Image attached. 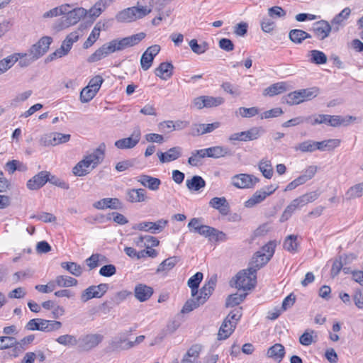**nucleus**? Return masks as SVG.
<instances>
[{
	"label": "nucleus",
	"mask_w": 363,
	"mask_h": 363,
	"mask_svg": "<svg viewBox=\"0 0 363 363\" xmlns=\"http://www.w3.org/2000/svg\"><path fill=\"white\" fill-rule=\"evenodd\" d=\"M276 246V241L271 240L264 245L260 250L256 252L252 257L247 270L250 271L251 274H256L257 270L266 265L273 257Z\"/></svg>",
	"instance_id": "obj_1"
},
{
	"label": "nucleus",
	"mask_w": 363,
	"mask_h": 363,
	"mask_svg": "<svg viewBox=\"0 0 363 363\" xmlns=\"http://www.w3.org/2000/svg\"><path fill=\"white\" fill-rule=\"evenodd\" d=\"M219 122L212 123H193L191 126L189 134L192 136H199L206 133L213 132L214 130L220 127Z\"/></svg>",
	"instance_id": "obj_17"
},
{
	"label": "nucleus",
	"mask_w": 363,
	"mask_h": 363,
	"mask_svg": "<svg viewBox=\"0 0 363 363\" xmlns=\"http://www.w3.org/2000/svg\"><path fill=\"white\" fill-rule=\"evenodd\" d=\"M267 197L265 192L261 189L257 190L252 196L245 202V206L247 208H252L262 202Z\"/></svg>",
	"instance_id": "obj_39"
},
{
	"label": "nucleus",
	"mask_w": 363,
	"mask_h": 363,
	"mask_svg": "<svg viewBox=\"0 0 363 363\" xmlns=\"http://www.w3.org/2000/svg\"><path fill=\"white\" fill-rule=\"evenodd\" d=\"M259 171L267 179H271L273 176V168L271 162L268 160L262 159L258 164Z\"/></svg>",
	"instance_id": "obj_45"
},
{
	"label": "nucleus",
	"mask_w": 363,
	"mask_h": 363,
	"mask_svg": "<svg viewBox=\"0 0 363 363\" xmlns=\"http://www.w3.org/2000/svg\"><path fill=\"white\" fill-rule=\"evenodd\" d=\"M259 182L257 177L249 174H238L232 177L231 184L238 189H252Z\"/></svg>",
	"instance_id": "obj_7"
},
{
	"label": "nucleus",
	"mask_w": 363,
	"mask_h": 363,
	"mask_svg": "<svg viewBox=\"0 0 363 363\" xmlns=\"http://www.w3.org/2000/svg\"><path fill=\"white\" fill-rule=\"evenodd\" d=\"M339 139H328L320 142L316 141V148L320 151H330L340 145Z\"/></svg>",
	"instance_id": "obj_35"
},
{
	"label": "nucleus",
	"mask_w": 363,
	"mask_h": 363,
	"mask_svg": "<svg viewBox=\"0 0 363 363\" xmlns=\"http://www.w3.org/2000/svg\"><path fill=\"white\" fill-rule=\"evenodd\" d=\"M311 30L318 40H323L330 35L332 28L327 21L320 20L313 24Z\"/></svg>",
	"instance_id": "obj_15"
},
{
	"label": "nucleus",
	"mask_w": 363,
	"mask_h": 363,
	"mask_svg": "<svg viewBox=\"0 0 363 363\" xmlns=\"http://www.w3.org/2000/svg\"><path fill=\"white\" fill-rule=\"evenodd\" d=\"M140 137V130L139 128H137L129 137L116 140L114 145L118 149H131L139 143Z\"/></svg>",
	"instance_id": "obj_12"
},
{
	"label": "nucleus",
	"mask_w": 363,
	"mask_h": 363,
	"mask_svg": "<svg viewBox=\"0 0 363 363\" xmlns=\"http://www.w3.org/2000/svg\"><path fill=\"white\" fill-rule=\"evenodd\" d=\"M46 320L42 318H34L30 320L26 325L28 330H40L45 332Z\"/></svg>",
	"instance_id": "obj_47"
},
{
	"label": "nucleus",
	"mask_w": 363,
	"mask_h": 363,
	"mask_svg": "<svg viewBox=\"0 0 363 363\" xmlns=\"http://www.w3.org/2000/svg\"><path fill=\"white\" fill-rule=\"evenodd\" d=\"M247 296V294H233L231 295H229L226 299L225 301V306L226 307H234L235 306L239 305L240 303H242L244 299Z\"/></svg>",
	"instance_id": "obj_52"
},
{
	"label": "nucleus",
	"mask_w": 363,
	"mask_h": 363,
	"mask_svg": "<svg viewBox=\"0 0 363 363\" xmlns=\"http://www.w3.org/2000/svg\"><path fill=\"white\" fill-rule=\"evenodd\" d=\"M298 91L301 94V97L303 99V102L314 99L319 94V89L315 86L308 89H303Z\"/></svg>",
	"instance_id": "obj_53"
},
{
	"label": "nucleus",
	"mask_w": 363,
	"mask_h": 363,
	"mask_svg": "<svg viewBox=\"0 0 363 363\" xmlns=\"http://www.w3.org/2000/svg\"><path fill=\"white\" fill-rule=\"evenodd\" d=\"M152 11L147 6H133L118 12L116 16L118 22H132L142 18Z\"/></svg>",
	"instance_id": "obj_4"
},
{
	"label": "nucleus",
	"mask_w": 363,
	"mask_h": 363,
	"mask_svg": "<svg viewBox=\"0 0 363 363\" xmlns=\"http://www.w3.org/2000/svg\"><path fill=\"white\" fill-rule=\"evenodd\" d=\"M174 66L171 62H162L155 70L157 77L162 79L167 80L173 74Z\"/></svg>",
	"instance_id": "obj_29"
},
{
	"label": "nucleus",
	"mask_w": 363,
	"mask_h": 363,
	"mask_svg": "<svg viewBox=\"0 0 363 363\" xmlns=\"http://www.w3.org/2000/svg\"><path fill=\"white\" fill-rule=\"evenodd\" d=\"M160 51L159 45H153L147 48L140 58V65L143 70L146 71L152 66L155 57Z\"/></svg>",
	"instance_id": "obj_14"
},
{
	"label": "nucleus",
	"mask_w": 363,
	"mask_h": 363,
	"mask_svg": "<svg viewBox=\"0 0 363 363\" xmlns=\"http://www.w3.org/2000/svg\"><path fill=\"white\" fill-rule=\"evenodd\" d=\"M69 7V4H62L58 7L50 9L43 14L44 18L55 17L60 15H63L65 12H67L66 9Z\"/></svg>",
	"instance_id": "obj_60"
},
{
	"label": "nucleus",
	"mask_w": 363,
	"mask_h": 363,
	"mask_svg": "<svg viewBox=\"0 0 363 363\" xmlns=\"http://www.w3.org/2000/svg\"><path fill=\"white\" fill-rule=\"evenodd\" d=\"M353 301L358 308L363 309V289H358L354 291Z\"/></svg>",
	"instance_id": "obj_64"
},
{
	"label": "nucleus",
	"mask_w": 363,
	"mask_h": 363,
	"mask_svg": "<svg viewBox=\"0 0 363 363\" xmlns=\"http://www.w3.org/2000/svg\"><path fill=\"white\" fill-rule=\"evenodd\" d=\"M263 132L264 130L262 128L253 127L246 131H242L231 134L229 136L228 140L229 141L233 143H234L235 141L246 142L254 140L259 138Z\"/></svg>",
	"instance_id": "obj_8"
},
{
	"label": "nucleus",
	"mask_w": 363,
	"mask_h": 363,
	"mask_svg": "<svg viewBox=\"0 0 363 363\" xmlns=\"http://www.w3.org/2000/svg\"><path fill=\"white\" fill-rule=\"evenodd\" d=\"M167 223V220L160 219L157 222H142L136 224L133 227V228L135 230L150 232L151 233H158L164 228Z\"/></svg>",
	"instance_id": "obj_13"
},
{
	"label": "nucleus",
	"mask_w": 363,
	"mask_h": 363,
	"mask_svg": "<svg viewBox=\"0 0 363 363\" xmlns=\"http://www.w3.org/2000/svg\"><path fill=\"white\" fill-rule=\"evenodd\" d=\"M356 120V117L347 116L342 117L341 116H331L329 115L328 125L332 127H338L340 125L347 126L352 121Z\"/></svg>",
	"instance_id": "obj_31"
},
{
	"label": "nucleus",
	"mask_w": 363,
	"mask_h": 363,
	"mask_svg": "<svg viewBox=\"0 0 363 363\" xmlns=\"http://www.w3.org/2000/svg\"><path fill=\"white\" fill-rule=\"evenodd\" d=\"M105 151L106 145L104 143H101L91 153L84 156L92 164V169L96 168L102 162L105 157Z\"/></svg>",
	"instance_id": "obj_20"
},
{
	"label": "nucleus",
	"mask_w": 363,
	"mask_h": 363,
	"mask_svg": "<svg viewBox=\"0 0 363 363\" xmlns=\"http://www.w3.org/2000/svg\"><path fill=\"white\" fill-rule=\"evenodd\" d=\"M205 99V107L211 108L221 105L224 102V99L222 97H213L208 96H204Z\"/></svg>",
	"instance_id": "obj_62"
},
{
	"label": "nucleus",
	"mask_w": 363,
	"mask_h": 363,
	"mask_svg": "<svg viewBox=\"0 0 363 363\" xmlns=\"http://www.w3.org/2000/svg\"><path fill=\"white\" fill-rule=\"evenodd\" d=\"M93 206L97 209H120L122 203L117 198H105L95 202Z\"/></svg>",
	"instance_id": "obj_22"
},
{
	"label": "nucleus",
	"mask_w": 363,
	"mask_h": 363,
	"mask_svg": "<svg viewBox=\"0 0 363 363\" xmlns=\"http://www.w3.org/2000/svg\"><path fill=\"white\" fill-rule=\"evenodd\" d=\"M72 43H70L69 40H67L66 38L63 40L60 48L57 49L55 52L49 55L46 59V62H50L53 60L62 57L63 56L67 55L70 51Z\"/></svg>",
	"instance_id": "obj_26"
},
{
	"label": "nucleus",
	"mask_w": 363,
	"mask_h": 363,
	"mask_svg": "<svg viewBox=\"0 0 363 363\" xmlns=\"http://www.w3.org/2000/svg\"><path fill=\"white\" fill-rule=\"evenodd\" d=\"M106 261V258L104 255L96 253L87 258L86 263L89 267V269H93L99 266L100 262H105Z\"/></svg>",
	"instance_id": "obj_51"
},
{
	"label": "nucleus",
	"mask_w": 363,
	"mask_h": 363,
	"mask_svg": "<svg viewBox=\"0 0 363 363\" xmlns=\"http://www.w3.org/2000/svg\"><path fill=\"white\" fill-rule=\"evenodd\" d=\"M204 304L199 299V297L196 296L194 298L189 299L186 301L182 309V313H186L192 311L194 309L197 308L201 305Z\"/></svg>",
	"instance_id": "obj_56"
},
{
	"label": "nucleus",
	"mask_w": 363,
	"mask_h": 363,
	"mask_svg": "<svg viewBox=\"0 0 363 363\" xmlns=\"http://www.w3.org/2000/svg\"><path fill=\"white\" fill-rule=\"evenodd\" d=\"M242 316L240 309L231 311L224 319L218 333V340H225L233 333Z\"/></svg>",
	"instance_id": "obj_3"
},
{
	"label": "nucleus",
	"mask_w": 363,
	"mask_h": 363,
	"mask_svg": "<svg viewBox=\"0 0 363 363\" xmlns=\"http://www.w3.org/2000/svg\"><path fill=\"white\" fill-rule=\"evenodd\" d=\"M311 59L310 61L312 63L316 65H323L327 62V56L326 55L320 50H312L310 51Z\"/></svg>",
	"instance_id": "obj_49"
},
{
	"label": "nucleus",
	"mask_w": 363,
	"mask_h": 363,
	"mask_svg": "<svg viewBox=\"0 0 363 363\" xmlns=\"http://www.w3.org/2000/svg\"><path fill=\"white\" fill-rule=\"evenodd\" d=\"M209 206L223 216H227L230 212V205L225 197H213L210 200Z\"/></svg>",
	"instance_id": "obj_23"
},
{
	"label": "nucleus",
	"mask_w": 363,
	"mask_h": 363,
	"mask_svg": "<svg viewBox=\"0 0 363 363\" xmlns=\"http://www.w3.org/2000/svg\"><path fill=\"white\" fill-rule=\"evenodd\" d=\"M98 91L86 86L80 93V100L82 103H87L90 101L96 94Z\"/></svg>",
	"instance_id": "obj_58"
},
{
	"label": "nucleus",
	"mask_w": 363,
	"mask_h": 363,
	"mask_svg": "<svg viewBox=\"0 0 363 363\" xmlns=\"http://www.w3.org/2000/svg\"><path fill=\"white\" fill-rule=\"evenodd\" d=\"M108 289V284H100L96 286H90L82 291L80 296V299L83 303H86L93 298H101L104 295Z\"/></svg>",
	"instance_id": "obj_9"
},
{
	"label": "nucleus",
	"mask_w": 363,
	"mask_h": 363,
	"mask_svg": "<svg viewBox=\"0 0 363 363\" xmlns=\"http://www.w3.org/2000/svg\"><path fill=\"white\" fill-rule=\"evenodd\" d=\"M201 157H208L213 158H219L230 155V151L228 147L223 146H213L211 147L201 149L198 152Z\"/></svg>",
	"instance_id": "obj_19"
},
{
	"label": "nucleus",
	"mask_w": 363,
	"mask_h": 363,
	"mask_svg": "<svg viewBox=\"0 0 363 363\" xmlns=\"http://www.w3.org/2000/svg\"><path fill=\"white\" fill-rule=\"evenodd\" d=\"M363 195V182L351 186L346 192L348 199H353Z\"/></svg>",
	"instance_id": "obj_55"
},
{
	"label": "nucleus",
	"mask_w": 363,
	"mask_h": 363,
	"mask_svg": "<svg viewBox=\"0 0 363 363\" xmlns=\"http://www.w3.org/2000/svg\"><path fill=\"white\" fill-rule=\"evenodd\" d=\"M189 45L191 50L197 55H201L206 52L209 48V45L207 42L203 41L199 44L196 39L191 40L189 43Z\"/></svg>",
	"instance_id": "obj_46"
},
{
	"label": "nucleus",
	"mask_w": 363,
	"mask_h": 363,
	"mask_svg": "<svg viewBox=\"0 0 363 363\" xmlns=\"http://www.w3.org/2000/svg\"><path fill=\"white\" fill-rule=\"evenodd\" d=\"M21 54L14 53L0 60V71L1 73L9 69L18 60Z\"/></svg>",
	"instance_id": "obj_43"
},
{
	"label": "nucleus",
	"mask_w": 363,
	"mask_h": 363,
	"mask_svg": "<svg viewBox=\"0 0 363 363\" xmlns=\"http://www.w3.org/2000/svg\"><path fill=\"white\" fill-rule=\"evenodd\" d=\"M291 41L296 44H301L308 38H311V35L301 29H292L289 33Z\"/></svg>",
	"instance_id": "obj_32"
},
{
	"label": "nucleus",
	"mask_w": 363,
	"mask_h": 363,
	"mask_svg": "<svg viewBox=\"0 0 363 363\" xmlns=\"http://www.w3.org/2000/svg\"><path fill=\"white\" fill-rule=\"evenodd\" d=\"M112 218L115 223L119 225H124L128 222V219L123 214L118 212L108 213L106 217L107 220H111Z\"/></svg>",
	"instance_id": "obj_63"
},
{
	"label": "nucleus",
	"mask_w": 363,
	"mask_h": 363,
	"mask_svg": "<svg viewBox=\"0 0 363 363\" xmlns=\"http://www.w3.org/2000/svg\"><path fill=\"white\" fill-rule=\"evenodd\" d=\"M284 101L289 105L299 104L303 102L298 90L292 91L284 97Z\"/></svg>",
	"instance_id": "obj_57"
},
{
	"label": "nucleus",
	"mask_w": 363,
	"mask_h": 363,
	"mask_svg": "<svg viewBox=\"0 0 363 363\" xmlns=\"http://www.w3.org/2000/svg\"><path fill=\"white\" fill-rule=\"evenodd\" d=\"M318 196L319 194L316 191H311L294 199L293 201L298 208L302 207L308 203L315 201Z\"/></svg>",
	"instance_id": "obj_36"
},
{
	"label": "nucleus",
	"mask_w": 363,
	"mask_h": 363,
	"mask_svg": "<svg viewBox=\"0 0 363 363\" xmlns=\"http://www.w3.org/2000/svg\"><path fill=\"white\" fill-rule=\"evenodd\" d=\"M289 89V85L285 82L274 83L264 89L263 95L274 96L284 93Z\"/></svg>",
	"instance_id": "obj_27"
},
{
	"label": "nucleus",
	"mask_w": 363,
	"mask_h": 363,
	"mask_svg": "<svg viewBox=\"0 0 363 363\" xmlns=\"http://www.w3.org/2000/svg\"><path fill=\"white\" fill-rule=\"evenodd\" d=\"M294 150L302 152H313L317 150L316 141L308 140L303 141L294 147Z\"/></svg>",
	"instance_id": "obj_48"
},
{
	"label": "nucleus",
	"mask_w": 363,
	"mask_h": 363,
	"mask_svg": "<svg viewBox=\"0 0 363 363\" xmlns=\"http://www.w3.org/2000/svg\"><path fill=\"white\" fill-rule=\"evenodd\" d=\"M91 167L92 169V164L86 157L80 160L72 169V173L77 177H84L90 172Z\"/></svg>",
	"instance_id": "obj_28"
},
{
	"label": "nucleus",
	"mask_w": 363,
	"mask_h": 363,
	"mask_svg": "<svg viewBox=\"0 0 363 363\" xmlns=\"http://www.w3.org/2000/svg\"><path fill=\"white\" fill-rule=\"evenodd\" d=\"M208 238L210 240H213L216 242L225 241L227 240V235L223 231L218 230V229L211 227L209 231V236Z\"/></svg>",
	"instance_id": "obj_59"
},
{
	"label": "nucleus",
	"mask_w": 363,
	"mask_h": 363,
	"mask_svg": "<svg viewBox=\"0 0 363 363\" xmlns=\"http://www.w3.org/2000/svg\"><path fill=\"white\" fill-rule=\"evenodd\" d=\"M134 346V342L127 341L125 337H116L111 342V347L113 350H128Z\"/></svg>",
	"instance_id": "obj_37"
},
{
	"label": "nucleus",
	"mask_w": 363,
	"mask_h": 363,
	"mask_svg": "<svg viewBox=\"0 0 363 363\" xmlns=\"http://www.w3.org/2000/svg\"><path fill=\"white\" fill-rule=\"evenodd\" d=\"M125 199L130 203L146 202L149 197L144 189H128L125 192Z\"/></svg>",
	"instance_id": "obj_16"
},
{
	"label": "nucleus",
	"mask_w": 363,
	"mask_h": 363,
	"mask_svg": "<svg viewBox=\"0 0 363 363\" xmlns=\"http://www.w3.org/2000/svg\"><path fill=\"white\" fill-rule=\"evenodd\" d=\"M104 340L100 334H87L82 336L79 340V347L83 351H89L96 347Z\"/></svg>",
	"instance_id": "obj_11"
},
{
	"label": "nucleus",
	"mask_w": 363,
	"mask_h": 363,
	"mask_svg": "<svg viewBox=\"0 0 363 363\" xmlns=\"http://www.w3.org/2000/svg\"><path fill=\"white\" fill-rule=\"evenodd\" d=\"M67 12L64 13L62 17V28H67L76 24L80 19L85 16L86 11L83 8H74L73 5L69 4L66 9Z\"/></svg>",
	"instance_id": "obj_5"
},
{
	"label": "nucleus",
	"mask_w": 363,
	"mask_h": 363,
	"mask_svg": "<svg viewBox=\"0 0 363 363\" xmlns=\"http://www.w3.org/2000/svg\"><path fill=\"white\" fill-rule=\"evenodd\" d=\"M135 296L140 302L148 300L153 294V289L145 284H138L135 286Z\"/></svg>",
	"instance_id": "obj_25"
},
{
	"label": "nucleus",
	"mask_w": 363,
	"mask_h": 363,
	"mask_svg": "<svg viewBox=\"0 0 363 363\" xmlns=\"http://www.w3.org/2000/svg\"><path fill=\"white\" fill-rule=\"evenodd\" d=\"M52 38L49 36L41 38L35 44L33 45L29 50V54L33 59L37 60L41 57L49 49Z\"/></svg>",
	"instance_id": "obj_10"
},
{
	"label": "nucleus",
	"mask_w": 363,
	"mask_h": 363,
	"mask_svg": "<svg viewBox=\"0 0 363 363\" xmlns=\"http://www.w3.org/2000/svg\"><path fill=\"white\" fill-rule=\"evenodd\" d=\"M222 89L227 93L234 96H238L241 94V91L238 86H234L228 82H223L221 85Z\"/></svg>",
	"instance_id": "obj_61"
},
{
	"label": "nucleus",
	"mask_w": 363,
	"mask_h": 363,
	"mask_svg": "<svg viewBox=\"0 0 363 363\" xmlns=\"http://www.w3.org/2000/svg\"><path fill=\"white\" fill-rule=\"evenodd\" d=\"M145 36V33L141 32L123 38L113 39L107 44L111 52L113 53L138 45Z\"/></svg>",
	"instance_id": "obj_2"
},
{
	"label": "nucleus",
	"mask_w": 363,
	"mask_h": 363,
	"mask_svg": "<svg viewBox=\"0 0 363 363\" xmlns=\"http://www.w3.org/2000/svg\"><path fill=\"white\" fill-rule=\"evenodd\" d=\"M256 283V274H251L247 269L239 272L235 279V287L238 289L250 290L253 288Z\"/></svg>",
	"instance_id": "obj_6"
},
{
	"label": "nucleus",
	"mask_w": 363,
	"mask_h": 363,
	"mask_svg": "<svg viewBox=\"0 0 363 363\" xmlns=\"http://www.w3.org/2000/svg\"><path fill=\"white\" fill-rule=\"evenodd\" d=\"M56 342L63 346H75L78 343L76 336L69 334L59 336Z\"/></svg>",
	"instance_id": "obj_54"
},
{
	"label": "nucleus",
	"mask_w": 363,
	"mask_h": 363,
	"mask_svg": "<svg viewBox=\"0 0 363 363\" xmlns=\"http://www.w3.org/2000/svg\"><path fill=\"white\" fill-rule=\"evenodd\" d=\"M179 257L177 256L170 257L164 259L160 264L156 270V272L160 273L162 272H168L171 270L179 262Z\"/></svg>",
	"instance_id": "obj_40"
},
{
	"label": "nucleus",
	"mask_w": 363,
	"mask_h": 363,
	"mask_svg": "<svg viewBox=\"0 0 363 363\" xmlns=\"http://www.w3.org/2000/svg\"><path fill=\"white\" fill-rule=\"evenodd\" d=\"M297 238V235H289L287 237H286L283 243L284 249L291 253L297 252L298 247Z\"/></svg>",
	"instance_id": "obj_42"
},
{
	"label": "nucleus",
	"mask_w": 363,
	"mask_h": 363,
	"mask_svg": "<svg viewBox=\"0 0 363 363\" xmlns=\"http://www.w3.org/2000/svg\"><path fill=\"white\" fill-rule=\"evenodd\" d=\"M138 182L144 187L148 188L151 191H157L161 185V180L158 178L151 177L147 174H141L138 177Z\"/></svg>",
	"instance_id": "obj_24"
},
{
	"label": "nucleus",
	"mask_w": 363,
	"mask_h": 363,
	"mask_svg": "<svg viewBox=\"0 0 363 363\" xmlns=\"http://www.w3.org/2000/svg\"><path fill=\"white\" fill-rule=\"evenodd\" d=\"M60 266L62 268L77 277H80L83 273V267L77 262H63L60 264Z\"/></svg>",
	"instance_id": "obj_38"
},
{
	"label": "nucleus",
	"mask_w": 363,
	"mask_h": 363,
	"mask_svg": "<svg viewBox=\"0 0 363 363\" xmlns=\"http://www.w3.org/2000/svg\"><path fill=\"white\" fill-rule=\"evenodd\" d=\"M50 176L48 171H41L27 182V187L30 190H38L43 187L47 182Z\"/></svg>",
	"instance_id": "obj_18"
},
{
	"label": "nucleus",
	"mask_w": 363,
	"mask_h": 363,
	"mask_svg": "<svg viewBox=\"0 0 363 363\" xmlns=\"http://www.w3.org/2000/svg\"><path fill=\"white\" fill-rule=\"evenodd\" d=\"M157 155L160 162L166 163L176 160L182 155V147L176 146L169 149L167 152H157Z\"/></svg>",
	"instance_id": "obj_21"
},
{
	"label": "nucleus",
	"mask_w": 363,
	"mask_h": 363,
	"mask_svg": "<svg viewBox=\"0 0 363 363\" xmlns=\"http://www.w3.org/2000/svg\"><path fill=\"white\" fill-rule=\"evenodd\" d=\"M105 24H101V23H97L94 28H93L91 33L89 36L86 39V40L84 43L83 48L84 49H87L90 48L95 41L99 38L100 35V31L101 29H104Z\"/></svg>",
	"instance_id": "obj_34"
},
{
	"label": "nucleus",
	"mask_w": 363,
	"mask_h": 363,
	"mask_svg": "<svg viewBox=\"0 0 363 363\" xmlns=\"http://www.w3.org/2000/svg\"><path fill=\"white\" fill-rule=\"evenodd\" d=\"M56 286L59 287H70L77 286L78 281L71 277L60 275L56 277L55 279Z\"/></svg>",
	"instance_id": "obj_44"
},
{
	"label": "nucleus",
	"mask_w": 363,
	"mask_h": 363,
	"mask_svg": "<svg viewBox=\"0 0 363 363\" xmlns=\"http://www.w3.org/2000/svg\"><path fill=\"white\" fill-rule=\"evenodd\" d=\"M186 184L190 191H198L206 186V182L201 177L196 175L187 179Z\"/></svg>",
	"instance_id": "obj_41"
},
{
	"label": "nucleus",
	"mask_w": 363,
	"mask_h": 363,
	"mask_svg": "<svg viewBox=\"0 0 363 363\" xmlns=\"http://www.w3.org/2000/svg\"><path fill=\"white\" fill-rule=\"evenodd\" d=\"M329 115L328 114H318L312 115L307 117V123L312 125L320 124H325L328 125Z\"/></svg>",
	"instance_id": "obj_50"
},
{
	"label": "nucleus",
	"mask_w": 363,
	"mask_h": 363,
	"mask_svg": "<svg viewBox=\"0 0 363 363\" xmlns=\"http://www.w3.org/2000/svg\"><path fill=\"white\" fill-rule=\"evenodd\" d=\"M110 54H111V52L106 43L104 44L101 48L97 49L93 54H91L88 57L87 61L90 63L95 62L101 60Z\"/></svg>",
	"instance_id": "obj_33"
},
{
	"label": "nucleus",
	"mask_w": 363,
	"mask_h": 363,
	"mask_svg": "<svg viewBox=\"0 0 363 363\" xmlns=\"http://www.w3.org/2000/svg\"><path fill=\"white\" fill-rule=\"evenodd\" d=\"M267 355L279 363L285 355L284 347L279 343L274 344L268 349Z\"/></svg>",
	"instance_id": "obj_30"
}]
</instances>
